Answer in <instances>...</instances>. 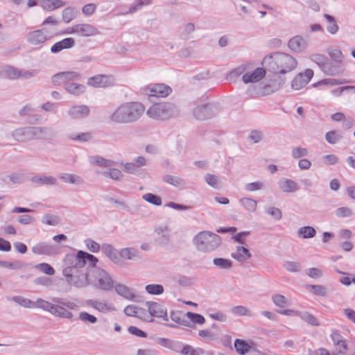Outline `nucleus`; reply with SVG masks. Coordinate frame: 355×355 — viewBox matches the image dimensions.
I'll return each instance as SVG.
<instances>
[{"instance_id": "obj_10", "label": "nucleus", "mask_w": 355, "mask_h": 355, "mask_svg": "<svg viewBox=\"0 0 355 355\" xmlns=\"http://www.w3.org/2000/svg\"><path fill=\"white\" fill-rule=\"evenodd\" d=\"M144 92L149 96L164 98L168 96L172 92L171 88L162 83L155 84L152 86H146L144 88Z\"/></svg>"}, {"instance_id": "obj_20", "label": "nucleus", "mask_w": 355, "mask_h": 355, "mask_svg": "<svg viewBox=\"0 0 355 355\" xmlns=\"http://www.w3.org/2000/svg\"><path fill=\"white\" fill-rule=\"evenodd\" d=\"M114 289L117 294L128 300H132L135 297L132 290L124 284H117L115 285Z\"/></svg>"}, {"instance_id": "obj_56", "label": "nucleus", "mask_w": 355, "mask_h": 355, "mask_svg": "<svg viewBox=\"0 0 355 355\" xmlns=\"http://www.w3.org/2000/svg\"><path fill=\"white\" fill-rule=\"evenodd\" d=\"M87 248L92 252H98L100 250V245L92 239L85 241Z\"/></svg>"}, {"instance_id": "obj_60", "label": "nucleus", "mask_w": 355, "mask_h": 355, "mask_svg": "<svg viewBox=\"0 0 355 355\" xmlns=\"http://www.w3.org/2000/svg\"><path fill=\"white\" fill-rule=\"evenodd\" d=\"M263 184L261 182H255L245 185V189L249 191H254L262 189Z\"/></svg>"}, {"instance_id": "obj_1", "label": "nucleus", "mask_w": 355, "mask_h": 355, "mask_svg": "<svg viewBox=\"0 0 355 355\" xmlns=\"http://www.w3.org/2000/svg\"><path fill=\"white\" fill-rule=\"evenodd\" d=\"M261 64L272 75L267 76L259 85L248 87V92L251 96H269L279 90L286 82L284 75L293 71L297 66V61L288 53L273 52L263 58Z\"/></svg>"}, {"instance_id": "obj_27", "label": "nucleus", "mask_w": 355, "mask_h": 355, "mask_svg": "<svg viewBox=\"0 0 355 355\" xmlns=\"http://www.w3.org/2000/svg\"><path fill=\"white\" fill-rule=\"evenodd\" d=\"M315 230L311 226L302 227L297 230L298 236L303 239L313 238L315 236Z\"/></svg>"}, {"instance_id": "obj_54", "label": "nucleus", "mask_w": 355, "mask_h": 355, "mask_svg": "<svg viewBox=\"0 0 355 355\" xmlns=\"http://www.w3.org/2000/svg\"><path fill=\"white\" fill-rule=\"evenodd\" d=\"M79 318L84 321L89 323H95L97 321L96 318L87 312H81L79 314Z\"/></svg>"}, {"instance_id": "obj_15", "label": "nucleus", "mask_w": 355, "mask_h": 355, "mask_svg": "<svg viewBox=\"0 0 355 355\" xmlns=\"http://www.w3.org/2000/svg\"><path fill=\"white\" fill-rule=\"evenodd\" d=\"M64 261L66 262H71V265L74 268H83L86 263L85 252L80 250L76 255L67 254L64 257Z\"/></svg>"}, {"instance_id": "obj_34", "label": "nucleus", "mask_w": 355, "mask_h": 355, "mask_svg": "<svg viewBox=\"0 0 355 355\" xmlns=\"http://www.w3.org/2000/svg\"><path fill=\"white\" fill-rule=\"evenodd\" d=\"M35 268L48 275H53L55 274V270L53 268L46 263L37 264L35 266Z\"/></svg>"}, {"instance_id": "obj_52", "label": "nucleus", "mask_w": 355, "mask_h": 355, "mask_svg": "<svg viewBox=\"0 0 355 355\" xmlns=\"http://www.w3.org/2000/svg\"><path fill=\"white\" fill-rule=\"evenodd\" d=\"M152 3V0H138L135 4L130 8L129 12H134L144 6H148Z\"/></svg>"}, {"instance_id": "obj_57", "label": "nucleus", "mask_w": 355, "mask_h": 355, "mask_svg": "<svg viewBox=\"0 0 355 355\" xmlns=\"http://www.w3.org/2000/svg\"><path fill=\"white\" fill-rule=\"evenodd\" d=\"M184 315L185 314L182 313V312H173L171 313V318L173 321L180 324L187 325L184 320Z\"/></svg>"}, {"instance_id": "obj_37", "label": "nucleus", "mask_w": 355, "mask_h": 355, "mask_svg": "<svg viewBox=\"0 0 355 355\" xmlns=\"http://www.w3.org/2000/svg\"><path fill=\"white\" fill-rule=\"evenodd\" d=\"M136 255V250L134 248H126L121 249L119 252V258H122L123 259H132Z\"/></svg>"}, {"instance_id": "obj_13", "label": "nucleus", "mask_w": 355, "mask_h": 355, "mask_svg": "<svg viewBox=\"0 0 355 355\" xmlns=\"http://www.w3.org/2000/svg\"><path fill=\"white\" fill-rule=\"evenodd\" d=\"M266 67H257L253 71H248L245 72V84L248 83H253V85H257V84L254 85V83H258L259 81H261L266 74ZM252 86V85H251ZM250 85H249L246 89V92L250 96H251L248 92V89L250 87Z\"/></svg>"}, {"instance_id": "obj_25", "label": "nucleus", "mask_w": 355, "mask_h": 355, "mask_svg": "<svg viewBox=\"0 0 355 355\" xmlns=\"http://www.w3.org/2000/svg\"><path fill=\"white\" fill-rule=\"evenodd\" d=\"M272 301L275 306L279 308H284L291 304V301L288 300L284 295L279 293L274 294L272 296Z\"/></svg>"}, {"instance_id": "obj_11", "label": "nucleus", "mask_w": 355, "mask_h": 355, "mask_svg": "<svg viewBox=\"0 0 355 355\" xmlns=\"http://www.w3.org/2000/svg\"><path fill=\"white\" fill-rule=\"evenodd\" d=\"M310 59L317 64L326 74L334 75L337 73V70L331 67V62L324 55L321 54H313L311 55Z\"/></svg>"}, {"instance_id": "obj_39", "label": "nucleus", "mask_w": 355, "mask_h": 355, "mask_svg": "<svg viewBox=\"0 0 355 355\" xmlns=\"http://www.w3.org/2000/svg\"><path fill=\"white\" fill-rule=\"evenodd\" d=\"M335 214L338 218L350 217L353 215V211L349 207H341L335 210Z\"/></svg>"}, {"instance_id": "obj_21", "label": "nucleus", "mask_w": 355, "mask_h": 355, "mask_svg": "<svg viewBox=\"0 0 355 355\" xmlns=\"http://www.w3.org/2000/svg\"><path fill=\"white\" fill-rule=\"evenodd\" d=\"M280 189L285 193H292L298 190V186L295 182L290 179H283L278 183Z\"/></svg>"}, {"instance_id": "obj_36", "label": "nucleus", "mask_w": 355, "mask_h": 355, "mask_svg": "<svg viewBox=\"0 0 355 355\" xmlns=\"http://www.w3.org/2000/svg\"><path fill=\"white\" fill-rule=\"evenodd\" d=\"M180 353L182 355H200L203 354V350L201 349H194L191 346L186 345L181 349Z\"/></svg>"}, {"instance_id": "obj_58", "label": "nucleus", "mask_w": 355, "mask_h": 355, "mask_svg": "<svg viewBox=\"0 0 355 355\" xmlns=\"http://www.w3.org/2000/svg\"><path fill=\"white\" fill-rule=\"evenodd\" d=\"M96 9V6L94 3H88L83 8L82 11L85 15L89 16L95 12Z\"/></svg>"}, {"instance_id": "obj_49", "label": "nucleus", "mask_w": 355, "mask_h": 355, "mask_svg": "<svg viewBox=\"0 0 355 355\" xmlns=\"http://www.w3.org/2000/svg\"><path fill=\"white\" fill-rule=\"evenodd\" d=\"M306 274L311 278L318 279L322 276V270L318 268H310L306 270Z\"/></svg>"}, {"instance_id": "obj_64", "label": "nucleus", "mask_w": 355, "mask_h": 355, "mask_svg": "<svg viewBox=\"0 0 355 355\" xmlns=\"http://www.w3.org/2000/svg\"><path fill=\"white\" fill-rule=\"evenodd\" d=\"M93 163L102 166H110L112 164V162L106 160L103 157H97L93 160Z\"/></svg>"}, {"instance_id": "obj_46", "label": "nucleus", "mask_w": 355, "mask_h": 355, "mask_svg": "<svg viewBox=\"0 0 355 355\" xmlns=\"http://www.w3.org/2000/svg\"><path fill=\"white\" fill-rule=\"evenodd\" d=\"M141 311V309L132 304L128 305L124 309V313L128 316H139Z\"/></svg>"}, {"instance_id": "obj_32", "label": "nucleus", "mask_w": 355, "mask_h": 355, "mask_svg": "<svg viewBox=\"0 0 355 355\" xmlns=\"http://www.w3.org/2000/svg\"><path fill=\"white\" fill-rule=\"evenodd\" d=\"M92 135L89 132H81V133H71L69 135V138L73 141H87L89 140Z\"/></svg>"}, {"instance_id": "obj_42", "label": "nucleus", "mask_w": 355, "mask_h": 355, "mask_svg": "<svg viewBox=\"0 0 355 355\" xmlns=\"http://www.w3.org/2000/svg\"><path fill=\"white\" fill-rule=\"evenodd\" d=\"M185 315L187 318L194 323H198L199 324H202L205 323V318L198 313H194L192 312H187Z\"/></svg>"}, {"instance_id": "obj_19", "label": "nucleus", "mask_w": 355, "mask_h": 355, "mask_svg": "<svg viewBox=\"0 0 355 355\" xmlns=\"http://www.w3.org/2000/svg\"><path fill=\"white\" fill-rule=\"evenodd\" d=\"M89 113V109L86 105L73 106L69 110V115L73 119L86 116Z\"/></svg>"}, {"instance_id": "obj_47", "label": "nucleus", "mask_w": 355, "mask_h": 355, "mask_svg": "<svg viewBox=\"0 0 355 355\" xmlns=\"http://www.w3.org/2000/svg\"><path fill=\"white\" fill-rule=\"evenodd\" d=\"M291 155L295 159L305 157L308 155V150L305 148L295 147L293 148Z\"/></svg>"}, {"instance_id": "obj_12", "label": "nucleus", "mask_w": 355, "mask_h": 355, "mask_svg": "<svg viewBox=\"0 0 355 355\" xmlns=\"http://www.w3.org/2000/svg\"><path fill=\"white\" fill-rule=\"evenodd\" d=\"M313 76L312 69H306L304 73H300L295 76L291 83V87L293 89L299 90L305 87Z\"/></svg>"}, {"instance_id": "obj_55", "label": "nucleus", "mask_w": 355, "mask_h": 355, "mask_svg": "<svg viewBox=\"0 0 355 355\" xmlns=\"http://www.w3.org/2000/svg\"><path fill=\"white\" fill-rule=\"evenodd\" d=\"M329 56L336 62H341L343 60V55L338 49H333L329 53Z\"/></svg>"}, {"instance_id": "obj_29", "label": "nucleus", "mask_w": 355, "mask_h": 355, "mask_svg": "<svg viewBox=\"0 0 355 355\" xmlns=\"http://www.w3.org/2000/svg\"><path fill=\"white\" fill-rule=\"evenodd\" d=\"M12 300L22 307L27 309H35V303L29 299L24 298L19 296H15L12 297Z\"/></svg>"}, {"instance_id": "obj_51", "label": "nucleus", "mask_w": 355, "mask_h": 355, "mask_svg": "<svg viewBox=\"0 0 355 355\" xmlns=\"http://www.w3.org/2000/svg\"><path fill=\"white\" fill-rule=\"evenodd\" d=\"M266 212L275 220H280L282 217V211L277 207H271L267 209Z\"/></svg>"}, {"instance_id": "obj_28", "label": "nucleus", "mask_w": 355, "mask_h": 355, "mask_svg": "<svg viewBox=\"0 0 355 355\" xmlns=\"http://www.w3.org/2000/svg\"><path fill=\"white\" fill-rule=\"evenodd\" d=\"M324 17L329 24L327 27V31L331 35H335L339 30V26L337 24L336 19L328 14H324Z\"/></svg>"}, {"instance_id": "obj_44", "label": "nucleus", "mask_w": 355, "mask_h": 355, "mask_svg": "<svg viewBox=\"0 0 355 355\" xmlns=\"http://www.w3.org/2000/svg\"><path fill=\"white\" fill-rule=\"evenodd\" d=\"M303 320L313 326H319V322L316 318L309 313H300V315Z\"/></svg>"}, {"instance_id": "obj_48", "label": "nucleus", "mask_w": 355, "mask_h": 355, "mask_svg": "<svg viewBox=\"0 0 355 355\" xmlns=\"http://www.w3.org/2000/svg\"><path fill=\"white\" fill-rule=\"evenodd\" d=\"M214 265L220 268H229L232 266V263L230 260L223 258H216L213 261Z\"/></svg>"}, {"instance_id": "obj_22", "label": "nucleus", "mask_w": 355, "mask_h": 355, "mask_svg": "<svg viewBox=\"0 0 355 355\" xmlns=\"http://www.w3.org/2000/svg\"><path fill=\"white\" fill-rule=\"evenodd\" d=\"M64 5V2L62 0H42L40 3L41 7L46 11H53Z\"/></svg>"}, {"instance_id": "obj_17", "label": "nucleus", "mask_w": 355, "mask_h": 355, "mask_svg": "<svg viewBox=\"0 0 355 355\" xmlns=\"http://www.w3.org/2000/svg\"><path fill=\"white\" fill-rule=\"evenodd\" d=\"M289 49L295 53H301L306 46V42L300 36H295L291 38L288 43Z\"/></svg>"}, {"instance_id": "obj_45", "label": "nucleus", "mask_w": 355, "mask_h": 355, "mask_svg": "<svg viewBox=\"0 0 355 355\" xmlns=\"http://www.w3.org/2000/svg\"><path fill=\"white\" fill-rule=\"evenodd\" d=\"M344 92H352L355 93V86L354 85H350V86H345L341 87L335 89H332L331 91V93L336 96H340L343 94Z\"/></svg>"}, {"instance_id": "obj_35", "label": "nucleus", "mask_w": 355, "mask_h": 355, "mask_svg": "<svg viewBox=\"0 0 355 355\" xmlns=\"http://www.w3.org/2000/svg\"><path fill=\"white\" fill-rule=\"evenodd\" d=\"M146 291L150 295H161L164 293V288L160 284H148L146 286Z\"/></svg>"}, {"instance_id": "obj_63", "label": "nucleus", "mask_w": 355, "mask_h": 355, "mask_svg": "<svg viewBox=\"0 0 355 355\" xmlns=\"http://www.w3.org/2000/svg\"><path fill=\"white\" fill-rule=\"evenodd\" d=\"M257 349V344L252 340H245V354L249 355L250 353Z\"/></svg>"}, {"instance_id": "obj_62", "label": "nucleus", "mask_w": 355, "mask_h": 355, "mask_svg": "<svg viewBox=\"0 0 355 355\" xmlns=\"http://www.w3.org/2000/svg\"><path fill=\"white\" fill-rule=\"evenodd\" d=\"M257 349V344L252 340H245V354L249 355L250 353Z\"/></svg>"}, {"instance_id": "obj_14", "label": "nucleus", "mask_w": 355, "mask_h": 355, "mask_svg": "<svg viewBox=\"0 0 355 355\" xmlns=\"http://www.w3.org/2000/svg\"><path fill=\"white\" fill-rule=\"evenodd\" d=\"M113 78L111 76L97 75L88 79L87 84L94 87H105L112 85Z\"/></svg>"}, {"instance_id": "obj_4", "label": "nucleus", "mask_w": 355, "mask_h": 355, "mask_svg": "<svg viewBox=\"0 0 355 355\" xmlns=\"http://www.w3.org/2000/svg\"><path fill=\"white\" fill-rule=\"evenodd\" d=\"M177 110L168 103H158L153 104L147 110V115L153 119L164 120L173 116Z\"/></svg>"}, {"instance_id": "obj_41", "label": "nucleus", "mask_w": 355, "mask_h": 355, "mask_svg": "<svg viewBox=\"0 0 355 355\" xmlns=\"http://www.w3.org/2000/svg\"><path fill=\"white\" fill-rule=\"evenodd\" d=\"M35 309L40 308L46 311L51 312L53 304L46 301L43 299H37L35 302Z\"/></svg>"}, {"instance_id": "obj_40", "label": "nucleus", "mask_w": 355, "mask_h": 355, "mask_svg": "<svg viewBox=\"0 0 355 355\" xmlns=\"http://www.w3.org/2000/svg\"><path fill=\"white\" fill-rule=\"evenodd\" d=\"M143 199L144 200H146V202L151 203L153 205H157V206L162 205L161 198L159 196L154 195L151 193H148L144 195Z\"/></svg>"}, {"instance_id": "obj_53", "label": "nucleus", "mask_w": 355, "mask_h": 355, "mask_svg": "<svg viewBox=\"0 0 355 355\" xmlns=\"http://www.w3.org/2000/svg\"><path fill=\"white\" fill-rule=\"evenodd\" d=\"M325 138L329 143L333 144L340 138V135L336 131H330L326 134Z\"/></svg>"}, {"instance_id": "obj_43", "label": "nucleus", "mask_w": 355, "mask_h": 355, "mask_svg": "<svg viewBox=\"0 0 355 355\" xmlns=\"http://www.w3.org/2000/svg\"><path fill=\"white\" fill-rule=\"evenodd\" d=\"M48 250H49L48 245L44 243H37L32 248V252L34 254H47Z\"/></svg>"}, {"instance_id": "obj_61", "label": "nucleus", "mask_w": 355, "mask_h": 355, "mask_svg": "<svg viewBox=\"0 0 355 355\" xmlns=\"http://www.w3.org/2000/svg\"><path fill=\"white\" fill-rule=\"evenodd\" d=\"M245 209L250 212H254L257 209V201L251 198H245Z\"/></svg>"}, {"instance_id": "obj_59", "label": "nucleus", "mask_w": 355, "mask_h": 355, "mask_svg": "<svg viewBox=\"0 0 355 355\" xmlns=\"http://www.w3.org/2000/svg\"><path fill=\"white\" fill-rule=\"evenodd\" d=\"M128 332L140 338H145L146 336V334L145 332L135 326H130L128 328Z\"/></svg>"}, {"instance_id": "obj_16", "label": "nucleus", "mask_w": 355, "mask_h": 355, "mask_svg": "<svg viewBox=\"0 0 355 355\" xmlns=\"http://www.w3.org/2000/svg\"><path fill=\"white\" fill-rule=\"evenodd\" d=\"M75 44V40L72 37H66L63 40L55 42L51 47V51L57 53L64 49L72 48Z\"/></svg>"}, {"instance_id": "obj_7", "label": "nucleus", "mask_w": 355, "mask_h": 355, "mask_svg": "<svg viewBox=\"0 0 355 355\" xmlns=\"http://www.w3.org/2000/svg\"><path fill=\"white\" fill-rule=\"evenodd\" d=\"M56 303L53 305L51 313L58 317L71 318L73 315L70 310L77 308L76 303L73 302H62L60 300H54Z\"/></svg>"}, {"instance_id": "obj_33", "label": "nucleus", "mask_w": 355, "mask_h": 355, "mask_svg": "<svg viewBox=\"0 0 355 355\" xmlns=\"http://www.w3.org/2000/svg\"><path fill=\"white\" fill-rule=\"evenodd\" d=\"M3 73L6 78L10 79H16L20 76V72L17 69L10 66L6 67L3 69Z\"/></svg>"}, {"instance_id": "obj_8", "label": "nucleus", "mask_w": 355, "mask_h": 355, "mask_svg": "<svg viewBox=\"0 0 355 355\" xmlns=\"http://www.w3.org/2000/svg\"><path fill=\"white\" fill-rule=\"evenodd\" d=\"M52 37L46 29L35 30L27 34L26 40L32 46H42L47 40Z\"/></svg>"}, {"instance_id": "obj_3", "label": "nucleus", "mask_w": 355, "mask_h": 355, "mask_svg": "<svg viewBox=\"0 0 355 355\" xmlns=\"http://www.w3.org/2000/svg\"><path fill=\"white\" fill-rule=\"evenodd\" d=\"M197 249L202 252H209L216 250L221 243L220 237L211 232H199L193 239Z\"/></svg>"}, {"instance_id": "obj_30", "label": "nucleus", "mask_w": 355, "mask_h": 355, "mask_svg": "<svg viewBox=\"0 0 355 355\" xmlns=\"http://www.w3.org/2000/svg\"><path fill=\"white\" fill-rule=\"evenodd\" d=\"M283 268L290 272H297L301 270L300 262L294 261H286L283 263Z\"/></svg>"}, {"instance_id": "obj_24", "label": "nucleus", "mask_w": 355, "mask_h": 355, "mask_svg": "<svg viewBox=\"0 0 355 355\" xmlns=\"http://www.w3.org/2000/svg\"><path fill=\"white\" fill-rule=\"evenodd\" d=\"M103 252L112 261L118 263L120 261L119 253L116 249L111 245L107 244L103 245Z\"/></svg>"}, {"instance_id": "obj_5", "label": "nucleus", "mask_w": 355, "mask_h": 355, "mask_svg": "<svg viewBox=\"0 0 355 355\" xmlns=\"http://www.w3.org/2000/svg\"><path fill=\"white\" fill-rule=\"evenodd\" d=\"M88 282L102 290H110L114 286L113 281L104 270L95 269L87 275Z\"/></svg>"}, {"instance_id": "obj_23", "label": "nucleus", "mask_w": 355, "mask_h": 355, "mask_svg": "<svg viewBox=\"0 0 355 355\" xmlns=\"http://www.w3.org/2000/svg\"><path fill=\"white\" fill-rule=\"evenodd\" d=\"M87 303L100 312L106 313L114 311V307L111 304H108L104 302L89 300Z\"/></svg>"}, {"instance_id": "obj_18", "label": "nucleus", "mask_w": 355, "mask_h": 355, "mask_svg": "<svg viewBox=\"0 0 355 355\" xmlns=\"http://www.w3.org/2000/svg\"><path fill=\"white\" fill-rule=\"evenodd\" d=\"M148 309L150 314L156 318H164L166 316V310L157 302L148 303Z\"/></svg>"}, {"instance_id": "obj_38", "label": "nucleus", "mask_w": 355, "mask_h": 355, "mask_svg": "<svg viewBox=\"0 0 355 355\" xmlns=\"http://www.w3.org/2000/svg\"><path fill=\"white\" fill-rule=\"evenodd\" d=\"M263 139L262 132L257 130L250 131L248 136V139L252 144H256L261 141Z\"/></svg>"}, {"instance_id": "obj_26", "label": "nucleus", "mask_w": 355, "mask_h": 355, "mask_svg": "<svg viewBox=\"0 0 355 355\" xmlns=\"http://www.w3.org/2000/svg\"><path fill=\"white\" fill-rule=\"evenodd\" d=\"M66 90L71 94L78 96L85 91V87L73 81L66 86Z\"/></svg>"}, {"instance_id": "obj_6", "label": "nucleus", "mask_w": 355, "mask_h": 355, "mask_svg": "<svg viewBox=\"0 0 355 355\" xmlns=\"http://www.w3.org/2000/svg\"><path fill=\"white\" fill-rule=\"evenodd\" d=\"M98 31L96 27L89 24H78L67 28L63 32L64 35H76L80 37H91L96 35Z\"/></svg>"}, {"instance_id": "obj_50", "label": "nucleus", "mask_w": 355, "mask_h": 355, "mask_svg": "<svg viewBox=\"0 0 355 355\" xmlns=\"http://www.w3.org/2000/svg\"><path fill=\"white\" fill-rule=\"evenodd\" d=\"M312 292L318 295L324 297L327 295V291L326 288L321 285H312L310 286Z\"/></svg>"}, {"instance_id": "obj_31", "label": "nucleus", "mask_w": 355, "mask_h": 355, "mask_svg": "<svg viewBox=\"0 0 355 355\" xmlns=\"http://www.w3.org/2000/svg\"><path fill=\"white\" fill-rule=\"evenodd\" d=\"M343 83H344L343 81L338 80V79L327 78V79L322 80L321 81H319L317 83H315L313 85V86L317 87L318 85H321V86H325L327 87H330L336 86L338 85H341Z\"/></svg>"}, {"instance_id": "obj_2", "label": "nucleus", "mask_w": 355, "mask_h": 355, "mask_svg": "<svg viewBox=\"0 0 355 355\" xmlns=\"http://www.w3.org/2000/svg\"><path fill=\"white\" fill-rule=\"evenodd\" d=\"M145 106L139 102H130L121 105L112 114L114 123H131L139 119L145 112Z\"/></svg>"}, {"instance_id": "obj_9", "label": "nucleus", "mask_w": 355, "mask_h": 355, "mask_svg": "<svg viewBox=\"0 0 355 355\" xmlns=\"http://www.w3.org/2000/svg\"><path fill=\"white\" fill-rule=\"evenodd\" d=\"M80 74L75 71L60 72L52 77V83L54 85L58 86L64 85L65 87L68 84H71L73 81L80 79Z\"/></svg>"}]
</instances>
